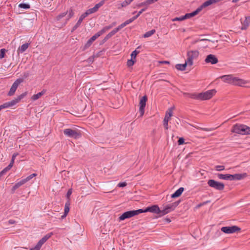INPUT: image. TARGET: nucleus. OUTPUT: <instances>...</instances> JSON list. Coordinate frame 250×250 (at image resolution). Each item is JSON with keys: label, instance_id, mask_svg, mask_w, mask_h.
<instances>
[{"label": "nucleus", "instance_id": "obj_10", "mask_svg": "<svg viewBox=\"0 0 250 250\" xmlns=\"http://www.w3.org/2000/svg\"><path fill=\"white\" fill-rule=\"evenodd\" d=\"M216 92L215 89L208 90L205 92L199 93L201 100H207L210 99Z\"/></svg>", "mask_w": 250, "mask_h": 250}, {"label": "nucleus", "instance_id": "obj_27", "mask_svg": "<svg viewBox=\"0 0 250 250\" xmlns=\"http://www.w3.org/2000/svg\"><path fill=\"white\" fill-rule=\"evenodd\" d=\"M53 234L52 232H49L44 235L41 240L39 241L42 242V244H43L49 238L51 237V236Z\"/></svg>", "mask_w": 250, "mask_h": 250}, {"label": "nucleus", "instance_id": "obj_30", "mask_svg": "<svg viewBox=\"0 0 250 250\" xmlns=\"http://www.w3.org/2000/svg\"><path fill=\"white\" fill-rule=\"evenodd\" d=\"M83 20V19L80 16V17L79 18V19L78 21L76 23V24L73 27L72 30V32H73V31H75V30H76L81 25V24Z\"/></svg>", "mask_w": 250, "mask_h": 250}, {"label": "nucleus", "instance_id": "obj_43", "mask_svg": "<svg viewBox=\"0 0 250 250\" xmlns=\"http://www.w3.org/2000/svg\"><path fill=\"white\" fill-rule=\"evenodd\" d=\"M6 52V49L4 48L1 49L0 50V58L2 59L4 57V55Z\"/></svg>", "mask_w": 250, "mask_h": 250}, {"label": "nucleus", "instance_id": "obj_18", "mask_svg": "<svg viewBox=\"0 0 250 250\" xmlns=\"http://www.w3.org/2000/svg\"><path fill=\"white\" fill-rule=\"evenodd\" d=\"M25 183V181L23 179L21 180L20 181L17 182L15 185L12 187V192L13 193H14L15 192V191L18 188H20L21 186L22 185H23V184H24Z\"/></svg>", "mask_w": 250, "mask_h": 250}, {"label": "nucleus", "instance_id": "obj_26", "mask_svg": "<svg viewBox=\"0 0 250 250\" xmlns=\"http://www.w3.org/2000/svg\"><path fill=\"white\" fill-rule=\"evenodd\" d=\"M141 48V46H139L137 47V48L132 52L131 54V57L132 59H136V57L137 54H138L140 52V49Z\"/></svg>", "mask_w": 250, "mask_h": 250}, {"label": "nucleus", "instance_id": "obj_54", "mask_svg": "<svg viewBox=\"0 0 250 250\" xmlns=\"http://www.w3.org/2000/svg\"><path fill=\"white\" fill-rule=\"evenodd\" d=\"M146 10V8H143V9H142L140 11H139L138 13V14L135 16L134 17H136V19L140 16V15L143 12H144L145 10Z\"/></svg>", "mask_w": 250, "mask_h": 250}, {"label": "nucleus", "instance_id": "obj_42", "mask_svg": "<svg viewBox=\"0 0 250 250\" xmlns=\"http://www.w3.org/2000/svg\"><path fill=\"white\" fill-rule=\"evenodd\" d=\"M202 10V9L201 8V7L200 6L199 7H198L196 9V10L191 12L192 16L193 17L195 15H196L197 14H198Z\"/></svg>", "mask_w": 250, "mask_h": 250}, {"label": "nucleus", "instance_id": "obj_5", "mask_svg": "<svg viewBox=\"0 0 250 250\" xmlns=\"http://www.w3.org/2000/svg\"><path fill=\"white\" fill-rule=\"evenodd\" d=\"M249 83V81L245 80L242 79H240L238 77H234L233 75H232V77L230 82V84L241 87H247L246 85L248 84Z\"/></svg>", "mask_w": 250, "mask_h": 250}, {"label": "nucleus", "instance_id": "obj_17", "mask_svg": "<svg viewBox=\"0 0 250 250\" xmlns=\"http://www.w3.org/2000/svg\"><path fill=\"white\" fill-rule=\"evenodd\" d=\"M184 190V188L181 187L176 190L173 194L171 195V197L172 198L179 197Z\"/></svg>", "mask_w": 250, "mask_h": 250}, {"label": "nucleus", "instance_id": "obj_31", "mask_svg": "<svg viewBox=\"0 0 250 250\" xmlns=\"http://www.w3.org/2000/svg\"><path fill=\"white\" fill-rule=\"evenodd\" d=\"M155 32L156 31L155 29H152L148 32H146L145 34L143 35V37L145 38L149 37L151 36L152 35H153L155 33Z\"/></svg>", "mask_w": 250, "mask_h": 250}, {"label": "nucleus", "instance_id": "obj_51", "mask_svg": "<svg viewBox=\"0 0 250 250\" xmlns=\"http://www.w3.org/2000/svg\"><path fill=\"white\" fill-rule=\"evenodd\" d=\"M185 143V140L183 137H181L178 140V145H182L184 144Z\"/></svg>", "mask_w": 250, "mask_h": 250}, {"label": "nucleus", "instance_id": "obj_1", "mask_svg": "<svg viewBox=\"0 0 250 250\" xmlns=\"http://www.w3.org/2000/svg\"><path fill=\"white\" fill-rule=\"evenodd\" d=\"M233 133L242 135H250V127L243 124H235L231 129Z\"/></svg>", "mask_w": 250, "mask_h": 250}, {"label": "nucleus", "instance_id": "obj_12", "mask_svg": "<svg viewBox=\"0 0 250 250\" xmlns=\"http://www.w3.org/2000/svg\"><path fill=\"white\" fill-rule=\"evenodd\" d=\"M23 82V79L22 78L17 79L12 84L9 91L8 93V96H12L14 94L15 91H16L18 86L20 83Z\"/></svg>", "mask_w": 250, "mask_h": 250}, {"label": "nucleus", "instance_id": "obj_36", "mask_svg": "<svg viewBox=\"0 0 250 250\" xmlns=\"http://www.w3.org/2000/svg\"><path fill=\"white\" fill-rule=\"evenodd\" d=\"M36 173H33L29 176H28L26 178L23 179L25 181V183L27 182L29 180H30L31 179H32L33 177H36L37 176Z\"/></svg>", "mask_w": 250, "mask_h": 250}, {"label": "nucleus", "instance_id": "obj_4", "mask_svg": "<svg viewBox=\"0 0 250 250\" xmlns=\"http://www.w3.org/2000/svg\"><path fill=\"white\" fill-rule=\"evenodd\" d=\"M181 201L178 200L172 203L168 204L163 207V209H161V215L164 216L168 213L174 210L175 208L179 205Z\"/></svg>", "mask_w": 250, "mask_h": 250}, {"label": "nucleus", "instance_id": "obj_45", "mask_svg": "<svg viewBox=\"0 0 250 250\" xmlns=\"http://www.w3.org/2000/svg\"><path fill=\"white\" fill-rule=\"evenodd\" d=\"M68 16H67V20L70 19L74 15V12L72 9H70L68 12H67Z\"/></svg>", "mask_w": 250, "mask_h": 250}, {"label": "nucleus", "instance_id": "obj_46", "mask_svg": "<svg viewBox=\"0 0 250 250\" xmlns=\"http://www.w3.org/2000/svg\"><path fill=\"white\" fill-rule=\"evenodd\" d=\"M19 155V153H15L13 154L12 156V158H11V162H10V163L11 164H14V161H15V159L16 158V157Z\"/></svg>", "mask_w": 250, "mask_h": 250}, {"label": "nucleus", "instance_id": "obj_13", "mask_svg": "<svg viewBox=\"0 0 250 250\" xmlns=\"http://www.w3.org/2000/svg\"><path fill=\"white\" fill-rule=\"evenodd\" d=\"M147 100V97L146 96H144L142 97V98L140 100V103H139V112L140 113V116H142L145 112V107L146 105V102Z\"/></svg>", "mask_w": 250, "mask_h": 250}, {"label": "nucleus", "instance_id": "obj_32", "mask_svg": "<svg viewBox=\"0 0 250 250\" xmlns=\"http://www.w3.org/2000/svg\"><path fill=\"white\" fill-rule=\"evenodd\" d=\"M19 7L24 9H28L30 8V5L28 3H21L19 4Z\"/></svg>", "mask_w": 250, "mask_h": 250}, {"label": "nucleus", "instance_id": "obj_61", "mask_svg": "<svg viewBox=\"0 0 250 250\" xmlns=\"http://www.w3.org/2000/svg\"><path fill=\"white\" fill-rule=\"evenodd\" d=\"M148 3L146 2V0L144 2H141L139 4V6H147Z\"/></svg>", "mask_w": 250, "mask_h": 250}, {"label": "nucleus", "instance_id": "obj_41", "mask_svg": "<svg viewBox=\"0 0 250 250\" xmlns=\"http://www.w3.org/2000/svg\"><path fill=\"white\" fill-rule=\"evenodd\" d=\"M133 0H125L122 3V7H126L129 5Z\"/></svg>", "mask_w": 250, "mask_h": 250}, {"label": "nucleus", "instance_id": "obj_11", "mask_svg": "<svg viewBox=\"0 0 250 250\" xmlns=\"http://www.w3.org/2000/svg\"><path fill=\"white\" fill-rule=\"evenodd\" d=\"M240 229H241L236 226L223 227L221 229L222 232L227 234L233 233L240 230Z\"/></svg>", "mask_w": 250, "mask_h": 250}, {"label": "nucleus", "instance_id": "obj_9", "mask_svg": "<svg viewBox=\"0 0 250 250\" xmlns=\"http://www.w3.org/2000/svg\"><path fill=\"white\" fill-rule=\"evenodd\" d=\"M140 210H142V213L150 212L151 213H155L157 214H159L160 216H162L161 215V209H160L159 206L157 205H154L152 206L147 207L145 209H140Z\"/></svg>", "mask_w": 250, "mask_h": 250}, {"label": "nucleus", "instance_id": "obj_24", "mask_svg": "<svg viewBox=\"0 0 250 250\" xmlns=\"http://www.w3.org/2000/svg\"><path fill=\"white\" fill-rule=\"evenodd\" d=\"M188 65V63L186 61L185 63L183 64H177L175 65V68L180 71H184L185 70L187 66Z\"/></svg>", "mask_w": 250, "mask_h": 250}, {"label": "nucleus", "instance_id": "obj_50", "mask_svg": "<svg viewBox=\"0 0 250 250\" xmlns=\"http://www.w3.org/2000/svg\"><path fill=\"white\" fill-rule=\"evenodd\" d=\"M116 30V28H115L110 32H109L108 34L110 36V37H112L113 35H114L116 33L118 32V30Z\"/></svg>", "mask_w": 250, "mask_h": 250}, {"label": "nucleus", "instance_id": "obj_47", "mask_svg": "<svg viewBox=\"0 0 250 250\" xmlns=\"http://www.w3.org/2000/svg\"><path fill=\"white\" fill-rule=\"evenodd\" d=\"M106 31L104 30V28H103L102 30L98 31L97 33H96V36L99 37L101 35H102L103 34L105 33Z\"/></svg>", "mask_w": 250, "mask_h": 250}, {"label": "nucleus", "instance_id": "obj_60", "mask_svg": "<svg viewBox=\"0 0 250 250\" xmlns=\"http://www.w3.org/2000/svg\"><path fill=\"white\" fill-rule=\"evenodd\" d=\"M111 37H110V36L108 34L106 35V36L103 39V42H106Z\"/></svg>", "mask_w": 250, "mask_h": 250}, {"label": "nucleus", "instance_id": "obj_25", "mask_svg": "<svg viewBox=\"0 0 250 250\" xmlns=\"http://www.w3.org/2000/svg\"><path fill=\"white\" fill-rule=\"evenodd\" d=\"M215 0H207L205 2H204L200 7L203 9L204 8L212 4L215 3Z\"/></svg>", "mask_w": 250, "mask_h": 250}, {"label": "nucleus", "instance_id": "obj_55", "mask_svg": "<svg viewBox=\"0 0 250 250\" xmlns=\"http://www.w3.org/2000/svg\"><path fill=\"white\" fill-rule=\"evenodd\" d=\"M184 19H185V20L186 19H188V18H190L191 17H192V14L191 13H187L186 14H185L184 16Z\"/></svg>", "mask_w": 250, "mask_h": 250}, {"label": "nucleus", "instance_id": "obj_58", "mask_svg": "<svg viewBox=\"0 0 250 250\" xmlns=\"http://www.w3.org/2000/svg\"><path fill=\"white\" fill-rule=\"evenodd\" d=\"M89 14L88 13L87 11L86 10L84 13H83L81 17L84 19L85 17H86L87 16H88Z\"/></svg>", "mask_w": 250, "mask_h": 250}, {"label": "nucleus", "instance_id": "obj_63", "mask_svg": "<svg viewBox=\"0 0 250 250\" xmlns=\"http://www.w3.org/2000/svg\"><path fill=\"white\" fill-rule=\"evenodd\" d=\"M116 25V22H113L111 24L109 25H107L108 27H110V29L112 28L113 27L115 26Z\"/></svg>", "mask_w": 250, "mask_h": 250}, {"label": "nucleus", "instance_id": "obj_35", "mask_svg": "<svg viewBox=\"0 0 250 250\" xmlns=\"http://www.w3.org/2000/svg\"><path fill=\"white\" fill-rule=\"evenodd\" d=\"M13 165L11 164V163H10V164L6 167H5L2 170H1L3 174H5L8 171H9L13 167Z\"/></svg>", "mask_w": 250, "mask_h": 250}, {"label": "nucleus", "instance_id": "obj_6", "mask_svg": "<svg viewBox=\"0 0 250 250\" xmlns=\"http://www.w3.org/2000/svg\"><path fill=\"white\" fill-rule=\"evenodd\" d=\"M142 211L140 209L137 210H129L124 212L119 217V220L120 221L124 220L126 219L130 218L132 217L137 215L140 213Z\"/></svg>", "mask_w": 250, "mask_h": 250}, {"label": "nucleus", "instance_id": "obj_16", "mask_svg": "<svg viewBox=\"0 0 250 250\" xmlns=\"http://www.w3.org/2000/svg\"><path fill=\"white\" fill-rule=\"evenodd\" d=\"M250 23V17H246L245 20L242 22V30H246Z\"/></svg>", "mask_w": 250, "mask_h": 250}, {"label": "nucleus", "instance_id": "obj_33", "mask_svg": "<svg viewBox=\"0 0 250 250\" xmlns=\"http://www.w3.org/2000/svg\"><path fill=\"white\" fill-rule=\"evenodd\" d=\"M42 245V242L39 241L34 247L30 249V250H40Z\"/></svg>", "mask_w": 250, "mask_h": 250}, {"label": "nucleus", "instance_id": "obj_49", "mask_svg": "<svg viewBox=\"0 0 250 250\" xmlns=\"http://www.w3.org/2000/svg\"><path fill=\"white\" fill-rule=\"evenodd\" d=\"M184 16H181L180 17H176L175 18L172 20L173 21H182L183 20H185V19H184Z\"/></svg>", "mask_w": 250, "mask_h": 250}, {"label": "nucleus", "instance_id": "obj_40", "mask_svg": "<svg viewBox=\"0 0 250 250\" xmlns=\"http://www.w3.org/2000/svg\"><path fill=\"white\" fill-rule=\"evenodd\" d=\"M215 169L217 171H221L225 169V166L223 165H217L215 166Z\"/></svg>", "mask_w": 250, "mask_h": 250}, {"label": "nucleus", "instance_id": "obj_19", "mask_svg": "<svg viewBox=\"0 0 250 250\" xmlns=\"http://www.w3.org/2000/svg\"><path fill=\"white\" fill-rule=\"evenodd\" d=\"M46 92V89H43L41 92H39L36 94L33 95L31 97V100L33 101H35L39 99L41 96L43 95Z\"/></svg>", "mask_w": 250, "mask_h": 250}, {"label": "nucleus", "instance_id": "obj_53", "mask_svg": "<svg viewBox=\"0 0 250 250\" xmlns=\"http://www.w3.org/2000/svg\"><path fill=\"white\" fill-rule=\"evenodd\" d=\"M126 26L125 24V22H123L121 24H120V25H119L116 28V30H118V31H119V30H120L121 29H122L123 28H124V27H125Z\"/></svg>", "mask_w": 250, "mask_h": 250}, {"label": "nucleus", "instance_id": "obj_57", "mask_svg": "<svg viewBox=\"0 0 250 250\" xmlns=\"http://www.w3.org/2000/svg\"><path fill=\"white\" fill-rule=\"evenodd\" d=\"M89 14L88 13L87 11L86 10L84 13H83L81 17L84 19L85 17H86L87 16H88Z\"/></svg>", "mask_w": 250, "mask_h": 250}, {"label": "nucleus", "instance_id": "obj_34", "mask_svg": "<svg viewBox=\"0 0 250 250\" xmlns=\"http://www.w3.org/2000/svg\"><path fill=\"white\" fill-rule=\"evenodd\" d=\"M69 206H70V202H69V201L68 200L65 204L64 212H65V214H67V213L69 211Z\"/></svg>", "mask_w": 250, "mask_h": 250}, {"label": "nucleus", "instance_id": "obj_52", "mask_svg": "<svg viewBox=\"0 0 250 250\" xmlns=\"http://www.w3.org/2000/svg\"><path fill=\"white\" fill-rule=\"evenodd\" d=\"M126 185H127L126 183L125 182H123L119 183L118 184L117 187H118L119 188H123V187H125Z\"/></svg>", "mask_w": 250, "mask_h": 250}, {"label": "nucleus", "instance_id": "obj_7", "mask_svg": "<svg viewBox=\"0 0 250 250\" xmlns=\"http://www.w3.org/2000/svg\"><path fill=\"white\" fill-rule=\"evenodd\" d=\"M208 185L214 189L221 191L224 189L225 185L223 183L216 181L213 179H210L208 181Z\"/></svg>", "mask_w": 250, "mask_h": 250}, {"label": "nucleus", "instance_id": "obj_28", "mask_svg": "<svg viewBox=\"0 0 250 250\" xmlns=\"http://www.w3.org/2000/svg\"><path fill=\"white\" fill-rule=\"evenodd\" d=\"M53 234L52 232H49L44 235L41 240L39 241L42 242V244H43L49 238L51 237V236Z\"/></svg>", "mask_w": 250, "mask_h": 250}, {"label": "nucleus", "instance_id": "obj_8", "mask_svg": "<svg viewBox=\"0 0 250 250\" xmlns=\"http://www.w3.org/2000/svg\"><path fill=\"white\" fill-rule=\"evenodd\" d=\"M199 54L197 50H191L188 52L186 61L188 63L189 66L192 65L193 61L198 58Z\"/></svg>", "mask_w": 250, "mask_h": 250}, {"label": "nucleus", "instance_id": "obj_37", "mask_svg": "<svg viewBox=\"0 0 250 250\" xmlns=\"http://www.w3.org/2000/svg\"><path fill=\"white\" fill-rule=\"evenodd\" d=\"M105 0H102L100 2H99V3H97L96 4H95V5L94 6H95V7L96 8V9L97 10H98V9L100 7H101L102 5H104V4L105 2Z\"/></svg>", "mask_w": 250, "mask_h": 250}, {"label": "nucleus", "instance_id": "obj_64", "mask_svg": "<svg viewBox=\"0 0 250 250\" xmlns=\"http://www.w3.org/2000/svg\"><path fill=\"white\" fill-rule=\"evenodd\" d=\"M15 221L13 220V219H10L9 221H8V223L9 224H14L15 223Z\"/></svg>", "mask_w": 250, "mask_h": 250}, {"label": "nucleus", "instance_id": "obj_3", "mask_svg": "<svg viewBox=\"0 0 250 250\" xmlns=\"http://www.w3.org/2000/svg\"><path fill=\"white\" fill-rule=\"evenodd\" d=\"M27 95V92H25L20 95L18 96L16 98L12 100V101L4 103L0 105V111L2 109L8 108L14 106L16 104L18 103L22 99H23Z\"/></svg>", "mask_w": 250, "mask_h": 250}, {"label": "nucleus", "instance_id": "obj_39", "mask_svg": "<svg viewBox=\"0 0 250 250\" xmlns=\"http://www.w3.org/2000/svg\"><path fill=\"white\" fill-rule=\"evenodd\" d=\"M67 14V12H63L60 14H59V15L57 16V17H56V19L58 20V21H59L62 18H63L64 16H65Z\"/></svg>", "mask_w": 250, "mask_h": 250}, {"label": "nucleus", "instance_id": "obj_23", "mask_svg": "<svg viewBox=\"0 0 250 250\" xmlns=\"http://www.w3.org/2000/svg\"><path fill=\"white\" fill-rule=\"evenodd\" d=\"M184 95L186 96H188L191 99H195V100H200V98L199 97V93L196 94V93H184Z\"/></svg>", "mask_w": 250, "mask_h": 250}, {"label": "nucleus", "instance_id": "obj_29", "mask_svg": "<svg viewBox=\"0 0 250 250\" xmlns=\"http://www.w3.org/2000/svg\"><path fill=\"white\" fill-rule=\"evenodd\" d=\"M217 177L219 179H223L225 180H229V174H223L218 173Z\"/></svg>", "mask_w": 250, "mask_h": 250}, {"label": "nucleus", "instance_id": "obj_38", "mask_svg": "<svg viewBox=\"0 0 250 250\" xmlns=\"http://www.w3.org/2000/svg\"><path fill=\"white\" fill-rule=\"evenodd\" d=\"M135 62V60H134V59H132V58L131 57V59L128 60L127 61V65L129 67L133 65Z\"/></svg>", "mask_w": 250, "mask_h": 250}, {"label": "nucleus", "instance_id": "obj_44", "mask_svg": "<svg viewBox=\"0 0 250 250\" xmlns=\"http://www.w3.org/2000/svg\"><path fill=\"white\" fill-rule=\"evenodd\" d=\"M87 11L88 13H89V14L90 15V14H91L92 13L96 12L97 11V10L95 7V6H94L93 8H90V9H88Z\"/></svg>", "mask_w": 250, "mask_h": 250}, {"label": "nucleus", "instance_id": "obj_48", "mask_svg": "<svg viewBox=\"0 0 250 250\" xmlns=\"http://www.w3.org/2000/svg\"><path fill=\"white\" fill-rule=\"evenodd\" d=\"M172 107L169 108L168 110L166 113V114H167L169 117H171L172 116Z\"/></svg>", "mask_w": 250, "mask_h": 250}, {"label": "nucleus", "instance_id": "obj_14", "mask_svg": "<svg viewBox=\"0 0 250 250\" xmlns=\"http://www.w3.org/2000/svg\"><path fill=\"white\" fill-rule=\"evenodd\" d=\"M205 61L206 63L214 64L218 62V60L215 55L209 54L207 56Z\"/></svg>", "mask_w": 250, "mask_h": 250}, {"label": "nucleus", "instance_id": "obj_59", "mask_svg": "<svg viewBox=\"0 0 250 250\" xmlns=\"http://www.w3.org/2000/svg\"><path fill=\"white\" fill-rule=\"evenodd\" d=\"M71 194H72V189H69L68 190V191H67V192L66 193V197H67V198L69 199V197L71 195Z\"/></svg>", "mask_w": 250, "mask_h": 250}, {"label": "nucleus", "instance_id": "obj_21", "mask_svg": "<svg viewBox=\"0 0 250 250\" xmlns=\"http://www.w3.org/2000/svg\"><path fill=\"white\" fill-rule=\"evenodd\" d=\"M30 43H26L20 46L17 50L19 54L23 53L28 47Z\"/></svg>", "mask_w": 250, "mask_h": 250}, {"label": "nucleus", "instance_id": "obj_20", "mask_svg": "<svg viewBox=\"0 0 250 250\" xmlns=\"http://www.w3.org/2000/svg\"><path fill=\"white\" fill-rule=\"evenodd\" d=\"M98 37L96 36V34L91 37L85 44L84 47L87 48L89 47L92 44V42L95 41Z\"/></svg>", "mask_w": 250, "mask_h": 250}, {"label": "nucleus", "instance_id": "obj_22", "mask_svg": "<svg viewBox=\"0 0 250 250\" xmlns=\"http://www.w3.org/2000/svg\"><path fill=\"white\" fill-rule=\"evenodd\" d=\"M232 75H225L220 76L219 78L222 79L225 83L230 84V80Z\"/></svg>", "mask_w": 250, "mask_h": 250}, {"label": "nucleus", "instance_id": "obj_15", "mask_svg": "<svg viewBox=\"0 0 250 250\" xmlns=\"http://www.w3.org/2000/svg\"><path fill=\"white\" fill-rule=\"evenodd\" d=\"M246 173L243 174H229V180L233 181V180H240L245 177H246Z\"/></svg>", "mask_w": 250, "mask_h": 250}, {"label": "nucleus", "instance_id": "obj_2", "mask_svg": "<svg viewBox=\"0 0 250 250\" xmlns=\"http://www.w3.org/2000/svg\"><path fill=\"white\" fill-rule=\"evenodd\" d=\"M63 132L66 137L74 139H78L82 137L81 131L77 128H66Z\"/></svg>", "mask_w": 250, "mask_h": 250}, {"label": "nucleus", "instance_id": "obj_62", "mask_svg": "<svg viewBox=\"0 0 250 250\" xmlns=\"http://www.w3.org/2000/svg\"><path fill=\"white\" fill-rule=\"evenodd\" d=\"M155 2V0H146V2L148 3V5L151 4Z\"/></svg>", "mask_w": 250, "mask_h": 250}, {"label": "nucleus", "instance_id": "obj_56", "mask_svg": "<svg viewBox=\"0 0 250 250\" xmlns=\"http://www.w3.org/2000/svg\"><path fill=\"white\" fill-rule=\"evenodd\" d=\"M168 121L167 120H164V121H163V125H164V127L166 129H168Z\"/></svg>", "mask_w": 250, "mask_h": 250}]
</instances>
